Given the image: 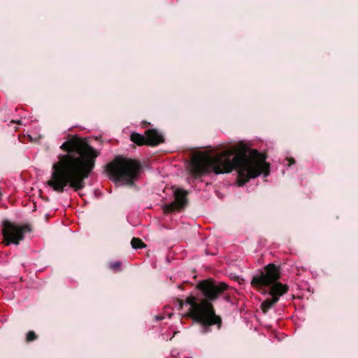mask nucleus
Segmentation results:
<instances>
[{"mask_svg":"<svg viewBox=\"0 0 358 358\" xmlns=\"http://www.w3.org/2000/svg\"><path fill=\"white\" fill-rule=\"evenodd\" d=\"M266 155L256 149H250L240 143L236 149L227 150L210 156L200 153L191 161L192 175L195 178L206 176L210 172L216 175L231 173L236 170L238 186H243L252 178L270 173V164L266 162Z\"/></svg>","mask_w":358,"mask_h":358,"instance_id":"1","label":"nucleus"},{"mask_svg":"<svg viewBox=\"0 0 358 358\" xmlns=\"http://www.w3.org/2000/svg\"><path fill=\"white\" fill-rule=\"evenodd\" d=\"M196 288L201 293L203 298H199L194 295L187 296L185 303L189 305V310L185 316L190 317L197 323L203 327V333L206 334L210 331V327L216 324L218 329L222 326V318L216 315L213 302L216 301L221 295L224 299L229 302L231 296L225 292L229 286L220 281L212 278L201 280L196 286Z\"/></svg>","mask_w":358,"mask_h":358,"instance_id":"3","label":"nucleus"},{"mask_svg":"<svg viewBox=\"0 0 358 358\" xmlns=\"http://www.w3.org/2000/svg\"><path fill=\"white\" fill-rule=\"evenodd\" d=\"M10 123H16V124H22V121H21V120H17V121H16V120H12V121L10 122Z\"/></svg>","mask_w":358,"mask_h":358,"instance_id":"17","label":"nucleus"},{"mask_svg":"<svg viewBox=\"0 0 358 358\" xmlns=\"http://www.w3.org/2000/svg\"><path fill=\"white\" fill-rule=\"evenodd\" d=\"M142 124H143V126H144V127H148V126H149V125L150 124V122H145V121H143V122H142Z\"/></svg>","mask_w":358,"mask_h":358,"instance_id":"18","label":"nucleus"},{"mask_svg":"<svg viewBox=\"0 0 358 358\" xmlns=\"http://www.w3.org/2000/svg\"><path fill=\"white\" fill-rule=\"evenodd\" d=\"M37 338V335L33 331H29L26 337V341L27 343L35 341Z\"/></svg>","mask_w":358,"mask_h":358,"instance_id":"14","label":"nucleus"},{"mask_svg":"<svg viewBox=\"0 0 358 358\" xmlns=\"http://www.w3.org/2000/svg\"><path fill=\"white\" fill-rule=\"evenodd\" d=\"M141 169V164L136 159L116 156L106 166V172L115 182H122L131 185L136 180Z\"/></svg>","mask_w":358,"mask_h":358,"instance_id":"4","label":"nucleus"},{"mask_svg":"<svg viewBox=\"0 0 358 358\" xmlns=\"http://www.w3.org/2000/svg\"><path fill=\"white\" fill-rule=\"evenodd\" d=\"M270 287L269 291L267 292L266 289H262V294H267L268 293L273 298L277 297V299L279 300L280 297L284 294H285L288 290L289 287L286 284H282L280 282H275L273 284H272Z\"/></svg>","mask_w":358,"mask_h":358,"instance_id":"8","label":"nucleus"},{"mask_svg":"<svg viewBox=\"0 0 358 358\" xmlns=\"http://www.w3.org/2000/svg\"><path fill=\"white\" fill-rule=\"evenodd\" d=\"M130 140L136 145L141 146L144 145H148L146 136H143L136 132H133L130 136Z\"/></svg>","mask_w":358,"mask_h":358,"instance_id":"11","label":"nucleus"},{"mask_svg":"<svg viewBox=\"0 0 358 358\" xmlns=\"http://www.w3.org/2000/svg\"><path fill=\"white\" fill-rule=\"evenodd\" d=\"M32 231L31 226L29 224L20 225L8 220H4L2 223V243L8 246L10 244L19 245L24 240V234Z\"/></svg>","mask_w":358,"mask_h":358,"instance_id":"5","label":"nucleus"},{"mask_svg":"<svg viewBox=\"0 0 358 358\" xmlns=\"http://www.w3.org/2000/svg\"><path fill=\"white\" fill-rule=\"evenodd\" d=\"M60 149L66 152L58 156L52 165V172L47 185L57 193H62L68 185L75 191L85 187V180L95 167L100 152L88 144L85 138L73 136L64 142Z\"/></svg>","mask_w":358,"mask_h":358,"instance_id":"2","label":"nucleus"},{"mask_svg":"<svg viewBox=\"0 0 358 358\" xmlns=\"http://www.w3.org/2000/svg\"><path fill=\"white\" fill-rule=\"evenodd\" d=\"M264 271L252 278L251 285L257 289H265L277 282L281 277L280 266L270 263L264 266Z\"/></svg>","mask_w":358,"mask_h":358,"instance_id":"6","label":"nucleus"},{"mask_svg":"<svg viewBox=\"0 0 358 358\" xmlns=\"http://www.w3.org/2000/svg\"><path fill=\"white\" fill-rule=\"evenodd\" d=\"M177 303L178 305V310H182L184 306V301L182 299H177Z\"/></svg>","mask_w":358,"mask_h":358,"instance_id":"15","label":"nucleus"},{"mask_svg":"<svg viewBox=\"0 0 358 358\" xmlns=\"http://www.w3.org/2000/svg\"><path fill=\"white\" fill-rule=\"evenodd\" d=\"M188 194L189 192L186 190L177 189L174 192V201L164 206V213H171L184 209L188 203Z\"/></svg>","mask_w":358,"mask_h":358,"instance_id":"7","label":"nucleus"},{"mask_svg":"<svg viewBox=\"0 0 358 358\" xmlns=\"http://www.w3.org/2000/svg\"><path fill=\"white\" fill-rule=\"evenodd\" d=\"M122 266V262L120 261L110 262L109 264V268L113 271H120V267Z\"/></svg>","mask_w":358,"mask_h":358,"instance_id":"13","label":"nucleus"},{"mask_svg":"<svg viewBox=\"0 0 358 358\" xmlns=\"http://www.w3.org/2000/svg\"><path fill=\"white\" fill-rule=\"evenodd\" d=\"M131 245L134 249H141L146 247V245L139 238H133L131 241Z\"/></svg>","mask_w":358,"mask_h":358,"instance_id":"12","label":"nucleus"},{"mask_svg":"<svg viewBox=\"0 0 358 358\" xmlns=\"http://www.w3.org/2000/svg\"><path fill=\"white\" fill-rule=\"evenodd\" d=\"M148 145L157 146L164 142V136L156 129H150L145 131Z\"/></svg>","mask_w":358,"mask_h":358,"instance_id":"9","label":"nucleus"},{"mask_svg":"<svg viewBox=\"0 0 358 358\" xmlns=\"http://www.w3.org/2000/svg\"><path fill=\"white\" fill-rule=\"evenodd\" d=\"M278 302V299H277V297H275V298H273L271 296V298L270 299H267L266 300H264L262 303H261V310H262V312L265 314L271 308H272L274 305Z\"/></svg>","mask_w":358,"mask_h":358,"instance_id":"10","label":"nucleus"},{"mask_svg":"<svg viewBox=\"0 0 358 358\" xmlns=\"http://www.w3.org/2000/svg\"><path fill=\"white\" fill-rule=\"evenodd\" d=\"M288 162H289V164H288L289 166H291L292 164H295V159L292 157L289 158Z\"/></svg>","mask_w":358,"mask_h":358,"instance_id":"16","label":"nucleus"}]
</instances>
